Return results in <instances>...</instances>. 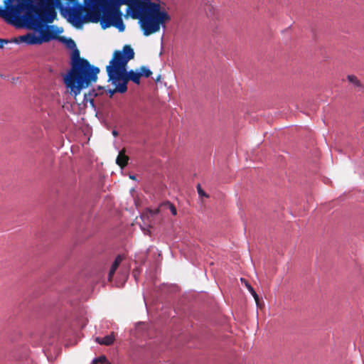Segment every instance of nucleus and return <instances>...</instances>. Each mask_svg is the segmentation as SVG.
<instances>
[{
  "label": "nucleus",
  "mask_w": 364,
  "mask_h": 364,
  "mask_svg": "<svg viewBox=\"0 0 364 364\" xmlns=\"http://www.w3.org/2000/svg\"><path fill=\"white\" fill-rule=\"evenodd\" d=\"M99 72L85 60H73L70 70L63 77L68 92L75 97L78 95L82 89L96 81Z\"/></svg>",
  "instance_id": "obj_4"
},
{
  "label": "nucleus",
  "mask_w": 364,
  "mask_h": 364,
  "mask_svg": "<svg viewBox=\"0 0 364 364\" xmlns=\"http://www.w3.org/2000/svg\"><path fill=\"white\" fill-rule=\"evenodd\" d=\"M168 207H169V208H170V210H171V213H172L173 215H176V213H177V212H176V208H175L173 205H171V204H168Z\"/></svg>",
  "instance_id": "obj_15"
},
{
  "label": "nucleus",
  "mask_w": 364,
  "mask_h": 364,
  "mask_svg": "<svg viewBox=\"0 0 364 364\" xmlns=\"http://www.w3.org/2000/svg\"><path fill=\"white\" fill-rule=\"evenodd\" d=\"M7 43H8L7 41L0 39V48H3L4 44H6Z\"/></svg>",
  "instance_id": "obj_17"
},
{
  "label": "nucleus",
  "mask_w": 364,
  "mask_h": 364,
  "mask_svg": "<svg viewBox=\"0 0 364 364\" xmlns=\"http://www.w3.org/2000/svg\"><path fill=\"white\" fill-rule=\"evenodd\" d=\"M129 178H130L131 179H133V180H135V179H136V177H135L134 176H132V175L129 176Z\"/></svg>",
  "instance_id": "obj_19"
},
{
  "label": "nucleus",
  "mask_w": 364,
  "mask_h": 364,
  "mask_svg": "<svg viewBox=\"0 0 364 364\" xmlns=\"http://www.w3.org/2000/svg\"><path fill=\"white\" fill-rule=\"evenodd\" d=\"M99 18H100V15L96 14V16L92 18V21L97 22L99 21Z\"/></svg>",
  "instance_id": "obj_16"
},
{
  "label": "nucleus",
  "mask_w": 364,
  "mask_h": 364,
  "mask_svg": "<svg viewBox=\"0 0 364 364\" xmlns=\"http://www.w3.org/2000/svg\"><path fill=\"white\" fill-rule=\"evenodd\" d=\"M107 6L104 9V16L100 23L103 28L115 26L121 32L125 26L121 17V5H127L134 18L139 19L144 36H148L159 31L161 26L171 20V16L162 9L161 2L151 0H107Z\"/></svg>",
  "instance_id": "obj_1"
},
{
  "label": "nucleus",
  "mask_w": 364,
  "mask_h": 364,
  "mask_svg": "<svg viewBox=\"0 0 364 364\" xmlns=\"http://www.w3.org/2000/svg\"><path fill=\"white\" fill-rule=\"evenodd\" d=\"M129 157L125 154V149H122L117 157L116 163L122 168L125 167L128 163Z\"/></svg>",
  "instance_id": "obj_7"
},
{
  "label": "nucleus",
  "mask_w": 364,
  "mask_h": 364,
  "mask_svg": "<svg viewBox=\"0 0 364 364\" xmlns=\"http://www.w3.org/2000/svg\"><path fill=\"white\" fill-rule=\"evenodd\" d=\"M53 38L49 29L43 30L40 32L29 33L23 36H20L15 38L16 43H26L28 45H38L43 42H48Z\"/></svg>",
  "instance_id": "obj_5"
},
{
  "label": "nucleus",
  "mask_w": 364,
  "mask_h": 364,
  "mask_svg": "<svg viewBox=\"0 0 364 364\" xmlns=\"http://www.w3.org/2000/svg\"><path fill=\"white\" fill-rule=\"evenodd\" d=\"M247 287H248L249 291L251 292L252 295L253 296L257 304L259 305L258 295L256 294V292L254 291V289L250 286H247Z\"/></svg>",
  "instance_id": "obj_13"
},
{
  "label": "nucleus",
  "mask_w": 364,
  "mask_h": 364,
  "mask_svg": "<svg viewBox=\"0 0 364 364\" xmlns=\"http://www.w3.org/2000/svg\"><path fill=\"white\" fill-rule=\"evenodd\" d=\"M112 134H113V136H117L118 135V132L116 130H113Z\"/></svg>",
  "instance_id": "obj_18"
},
{
  "label": "nucleus",
  "mask_w": 364,
  "mask_h": 364,
  "mask_svg": "<svg viewBox=\"0 0 364 364\" xmlns=\"http://www.w3.org/2000/svg\"><path fill=\"white\" fill-rule=\"evenodd\" d=\"M95 341L100 344L109 346L114 342V338L112 335H109L102 338L97 337Z\"/></svg>",
  "instance_id": "obj_9"
},
{
  "label": "nucleus",
  "mask_w": 364,
  "mask_h": 364,
  "mask_svg": "<svg viewBox=\"0 0 364 364\" xmlns=\"http://www.w3.org/2000/svg\"><path fill=\"white\" fill-rule=\"evenodd\" d=\"M122 261V257L121 256H118L115 259V260H114V263L112 264V267L109 270V280L112 279V276L114 275L115 271L118 268V267Z\"/></svg>",
  "instance_id": "obj_10"
},
{
  "label": "nucleus",
  "mask_w": 364,
  "mask_h": 364,
  "mask_svg": "<svg viewBox=\"0 0 364 364\" xmlns=\"http://www.w3.org/2000/svg\"><path fill=\"white\" fill-rule=\"evenodd\" d=\"M197 191H198V193L199 195V196L200 198H203V197H205V198H208V196L204 192V191L201 188L200 186L198 185V187H197Z\"/></svg>",
  "instance_id": "obj_14"
},
{
  "label": "nucleus",
  "mask_w": 364,
  "mask_h": 364,
  "mask_svg": "<svg viewBox=\"0 0 364 364\" xmlns=\"http://www.w3.org/2000/svg\"><path fill=\"white\" fill-rule=\"evenodd\" d=\"M68 20L73 26L77 28L81 27L84 23L82 16L76 11H71L69 12Z\"/></svg>",
  "instance_id": "obj_6"
},
{
  "label": "nucleus",
  "mask_w": 364,
  "mask_h": 364,
  "mask_svg": "<svg viewBox=\"0 0 364 364\" xmlns=\"http://www.w3.org/2000/svg\"><path fill=\"white\" fill-rule=\"evenodd\" d=\"M134 56V50L129 46H125L122 50H116L114 53L109 65L107 66L109 80L115 86L114 90L110 91L111 95L114 92H126L127 84L129 80L139 84L141 77H148L151 75V71L146 67H141L135 71H127V63Z\"/></svg>",
  "instance_id": "obj_3"
},
{
  "label": "nucleus",
  "mask_w": 364,
  "mask_h": 364,
  "mask_svg": "<svg viewBox=\"0 0 364 364\" xmlns=\"http://www.w3.org/2000/svg\"><path fill=\"white\" fill-rule=\"evenodd\" d=\"M4 9L0 7V16L14 25L26 24L39 27L44 23H52L57 14L53 0H9Z\"/></svg>",
  "instance_id": "obj_2"
},
{
  "label": "nucleus",
  "mask_w": 364,
  "mask_h": 364,
  "mask_svg": "<svg viewBox=\"0 0 364 364\" xmlns=\"http://www.w3.org/2000/svg\"><path fill=\"white\" fill-rule=\"evenodd\" d=\"M347 79L348 82L352 83L353 85L355 86H360V82L357 77H355V75H348Z\"/></svg>",
  "instance_id": "obj_11"
},
{
  "label": "nucleus",
  "mask_w": 364,
  "mask_h": 364,
  "mask_svg": "<svg viewBox=\"0 0 364 364\" xmlns=\"http://www.w3.org/2000/svg\"><path fill=\"white\" fill-rule=\"evenodd\" d=\"M97 363L109 364V362L107 361V358L105 356H101L98 358L95 359L92 361V364H97Z\"/></svg>",
  "instance_id": "obj_12"
},
{
  "label": "nucleus",
  "mask_w": 364,
  "mask_h": 364,
  "mask_svg": "<svg viewBox=\"0 0 364 364\" xmlns=\"http://www.w3.org/2000/svg\"><path fill=\"white\" fill-rule=\"evenodd\" d=\"M89 1V4L93 8H100V10L102 13V16H104V9L105 6H107V0H87Z\"/></svg>",
  "instance_id": "obj_8"
}]
</instances>
